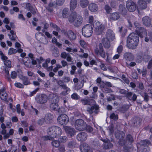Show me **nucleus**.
Here are the masks:
<instances>
[{"instance_id":"nucleus-20","label":"nucleus","mask_w":152,"mask_h":152,"mask_svg":"<svg viewBox=\"0 0 152 152\" xmlns=\"http://www.w3.org/2000/svg\"><path fill=\"white\" fill-rule=\"evenodd\" d=\"M77 144L76 140L73 139H71L68 142L67 144V147L70 148H74L77 146Z\"/></svg>"},{"instance_id":"nucleus-46","label":"nucleus","mask_w":152,"mask_h":152,"mask_svg":"<svg viewBox=\"0 0 152 152\" xmlns=\"http://www.w3.org/2000/svg\"><path fill=\"white\" fill-rule=\"evenodd\" d=\"M52 145L56 148H58L60 144V142L59 141L57 140H54L51 142Z\"/></svg>"},{"instance_id":"nucleus-55","label":"nucleus","mask_w":152,"mask_h":152,"mask_svg":"<svg viewBox=\"0 0 152 152\" xmlns=\"http://www.w3.org/2000/svg\"><path fill=\"white\" fill-rule=\"evenodd\" d=\"M42 139L44 141H47L48 140H52L53 139V137L51 136H43L42 137Z\"/></svg>"},{"instance_id":"nucleus-61","label":"nucleus","mask_w":152,"mask_h":152,"mask_svg":"<svg viewBox=\"0 0 152 152\" xmlns=\"http://www.w3.org/2000/svg\"><path fill=\"white\" fill-rule=\"evenodd\" d=\"M131 149V148L129 146H125L123 147V149L125 152H128L130 151Z\"/></svg>"},{"instance_id":"nucleus-35","label":"nucleus","mask_w":152,"mask_h":152,"mask_svg":"<svg viewBox=\"0 0 152 152\" xmlns=\"http://www.w3.org/2000/svg\"><path fill=\"white\" fill-rule=\"evenodd\" d=\"M88 9L90 10L92 12L96 11L98 9L97 5L94 3H91L88 6Z\"/></svg>"},{"instance_id":"nucleus-60","label":"nucleus","mask_w":152,"mask_h":152,"mask_svg":"<svg viewBox=\"0 0 152 152\" xmlns=\"http://www.w3.org/2000/svg\"><path fill=\"white\" fill-rule=\"evenodd\" d=\"M123 50V46L122 45H120L118 46L117 48V51L119 54H120L122 52Z\"/></svg>"},{"instance_id":"nucleus-48","label":"nucleus","mask_w":152,"mask_h":152,"mask_svg":"<svg viewBox=\"0 0 152 152\" xmlns=\"http://www.w3.org/2000/svg\"><path fill=\"white\" fill-rule=\"evenodd\" d=\"M141 95L144 98V100L145 101L147 102L149 100V96L147 94L146 92L141 93Z\"/></svg>"},{"instance_id":"nucleus-64","label":"nucleus","mask_w":152,"mask_h":152,"mask_svg":"<svg viewBox=\"0 0 152 152\" xmlns=\"http://www.w3.org/2000/svg\"><path fill=\"white\" fill-rule=\"evenodd\" d=\"M15 86L18 88H23L24 87L23 85L20 83H17L15 84Z\"/></svg>"},{"instance_id":"nucleus-17","label":"nucleus","mask_w":152,"mask_h":152,"mask_svg":"<svg viewBox=\"0 0 152 152\" xmlns=\"http://www.w3.org/2000/svg\"><path fill=\"white\" fill-rule=\"evenodd\" d=\"M151 0H139L138 3L139 6L141 9H145L147 6V3H149Z\"/></svg>"},{"instance_id":"nucleus-33","label":"nucleus","mask_w":152,"mask_h":152,"mask_svg":"<svg viewBox=\"0 0 152 152\" xmlns=\"http://www.w3.org/2000/svg\"><path fill=\"white\" fill-rule=\"evenodd\" d=\"M19 78L23 81L24 85H26L31 84V82L27 77L23 76L21 75L19 76Z\"/></svg>"},{"instance_id":"nucleus-8","label":"nucleus","mask_w":152,"mask_h":152,"mask_svg":"<svg viewBox=\"0 0 152 152\" xmlns=\"http://www.w3.org/2000/svg\"><path fill=\"white\" fill-rule=\"evenodd\" d=\"M99 105L96 104L87 107V111L91 115L93 113L97 115L99 112Z\"/></svg>"},{"instance_id":"nucleus-54","label":"nucleus","mask_w":152,"mask_h":152,"mask_svg":"<svg viewBox=\"0 0 152 152\" xmlns=\"http://www.w3.org/2000/svg\"><path fill=\"white\" fill-rule=\"evenodd\" d=\"M58 150L59 151V152H64L66 150L64 145H60L58 147Z\"/></svg>"},{"instance_id":"nucleus-2","label":"nucleus","mask_w":152,"mask_h":152,"mask_svg":"<svg viewBox=\"0 0 152 152\" xmlns=\"http://www.w3.org/2000/svg\"><path fill=\"white\" fill-rule=\"evenodd\" d=\"M48 133L49 136L53 138H58L62 134V131L60 127L53 126L48 128Z\"/></svg>"},{"instance_id":"nucleus-57","label":"nucleus","mask_w":152,"mask_h":152,"mask_svg":"<svg viewBox=\"0 0 152 152\" xmlns=\"http://www.w3.org/2000/svg\"><path fill=\"white\" fill-rule=\"evenodd\" d=\"M50 26L51 27L55 28L56 30L57 31H59L61 30V29L59 27L57 26L55 24L51 23H50Z\"/></svg>"},{"instance_id":"nucleus-39","label":"nucleus","mask_w":152,"mask_h":152,"mask_svg":"<svg viewBox=\"0 0 152 152\" xmlns=\"http://www.w3.org/2000/svg\"><path fill=\"white\" fill-rule=\"evenodd\" d=\"M140 120L138 118H134L132 120V124L133 126H137L140 125Z\"/></svg>"},{"instance_id":"nucleus-12","label":"nucleus","mask_w":152,"mask_h":152,"mask_svg":"<svg viewBox=\"0 0 152 152\" xmlns=\"http://www.w3.org/2000/svg\"><path fill=\"white\" fill-rule=\"evenodd\" d=\"M59 87L63 89L64 90H66V91H64L61 93V94L64 96H66L68 94L70 91V89L65 84L57 83Z\"/></svg>"},{"instance_id":"nucleus-42","label":"nucleus","mask_w":152,"mask_h":152,"mask_svg":"<svg viewBox=\"0 0 152 152\" xmlns=\"http://www.w3.org/2000/svg\"><path fill=\"white\" fill-rule=\"evenodd\" d=\"M104 49L102 44V43H100L99 45H98L96 46V47L94 50V53H95L96 54L97 53H98V52H100V51Z\"/></svg>"},{"instance_id":"nucleus-13","label":"nucleus","mask_w":152,"mask_h":152,"mask_svg":"<svg viewBox=\"0 0 152 152\" xmlns=\"http://www.w3.org/2000/svg\"><path fill=\"white\" fill-rule=\"evenodd\" d=\"M64 129L66 133L70 137L74 136L76 133V131L74 128L66 126L64 127Z\"/></svg>"},{"instance_id":"nucleus-41","label":"nucleus","mask_w":152,"mask_h":152,"mask_svg":"<svg viewBox=\"0 0 152 152\" xmlns=\"http://www.w3.org/2000/svg\"><path fill=\"white\" fill-rule=\"evenodd\" d=\"M4 64L7 67L9 68H11L12 67L11 61L8 60V58L7 57V58L6 59H3Z\"/></svg>"},{"instance_id":"nucleus-34","label":"nucleus","mask_w":152,"mask_h":152,"mask_svg":"<svg viewBox=\"0 0 152 152\" xmlns=\"http://www.w3.org/2000/svg\"><path fill=\"white\" fill-rule=\"evenodd\" d=\"M70 81V78L69 77L64 76L62 78V80H60L57 81V83H68Z\"/></svg>"},{"instance_id":"nucleus-16","label":"nucleus","mask_w":152,"mask_h":152,"mask_svg":"<svg viewBox=\"0 0 152 152\" xmlns=\"http://www.w3.org/2000/svg\"><path fill=\"white\" fill-rule=\"evenodd\" d=\"M125 96L129 100H132L134 102L136 101L137 98V96L136 94L131 92L128 91Z\"/></svg>"},{"instance_id":"nucleus-25","label":"nucleus","mask_w":152,"mask_h":152,"mask_svg":"<svg viewBox=\"0 0 152 152\" xmlns=\"http://www.w3.org/2000/svg\"><path fill=\"white\" fill-rule=\"evenodd\" d=\"M124 58L126 60L128 61H132L134 59V56L133 54L130 52H126L124 55Z\"/></svg>"},{"instance_id":"nucleus-19","label":"nucleus","mask_w":152,"mask_h":152,"mask_svg":"<svg viewBox=\"0 0 152 152\" xmlns=\"http://www.w3.org/2000/svg\"><path fill=\"white\" fill-rule=\"evenodd\" d=\"M126 142L124 143V145L126 144L131 145L134 142V139L133 136L130 134H127L126 137V139H124Z\"/></svg>"},{"instance_id":"nucleus-1","label":"nucleus","mask_w":152,"mask_h":152,"mask_svg":"<svg viewBox=\"0 0 152 152\" xmlns=\"http://www.w3.org/2000/svg\"><path fill=\"white\" fill-rule=\"evenodd\" d=\"M139 41L138 35L136 33H131L127 37L126 46L129 49H134L138 45Z\"/></svg>"},{"instance_id":"nucleus-47","label":"nucleus","mask_w":152,"mask_h":152,"mask_svg":"<svg viewBox=\"0 0 152 152\" xmlns=\"http://www.w3.org/2000/svg\"><path fill=\"white\" fill-rule=\"evenodd\" d=\"M0 98L1 100L4 101H7V94L6 93H2L0 96Z\"/></svg>"},{"instance_id":"nucleus-32","label":"nucleus","mask_w":152,"mask_h":152,"mask_svg":"<svg viewBox=\"0 0 152 152\" xmlns=\"http://www.w3.org/2000/svg\"><path fill=\"white\" fill-rule=\"evenodd\" d=\"M26 7L28 10L30 11L33 15H35L36 13V9L29 3H27L26 4Z\"/></svg>"},{"instance_id":"nucleus-59","label":"nucleus","mask_w":152,"mask_h":152,"mask_svg":"<svg viewBox=\"0 0 152 152\" xmlns=\"http://www.w3.org/2000/svg\"><path fill=\"white\" fill-rule=\"evenodd\" d=\"M45 123V120L44 118H41V119H39L37 121V124L39 125H42V124H44Z\"/></svg>"},{"instance_id":"nucleus-28","label":"nucleus","mask_w":152,"mask_h":152,"mask_svg":"<svg viewBox=\"0 0 152 152\" xmlns=\"http://www.w3.org/2000/svg\"><path fill=\"white\" fill-rule=\"evenodd\" d=\"M150 143V142L148 140H141L140 143V148L141 149L145 148H148V146Z\"/></svg>"},{"instance_id":"nucleus-5","label":"nucleus","mask_w":152,"mask_h":152,"mask_svg":"<svg viewBox=\"0 0 152 152\" xmlns=\"http://www.w3.org/2000/svg\"><path fill=\"white\" fill-rule=\"evenodd\" d=\"M86 126V123L82 119H78L75 122V127L76 129L79 131L85 130Z\"/></svg>"},{"instance_id":"nucleus-44","label":"nucleus","mask_w":152,"mask_h":152,"mask_svg":"<svg viewBox=\"0 0 152 152\" xmlns=\"http://www.w3.org/2000/svg\"><path fill=\"white\" fill-rule=\"evenodd\" d=\"M129 109L128 106L126 105H124L120 108V111L122 113H125Z\"/></svg>"},{"instance_id":"nucleus-58","label":"nucleus","mask_w":152,"mask_h":152,"mask_svg":"<svg viewBox=\"0 0 152 152\" xmlns=\"http://www.w3.org/2000/svg\"><path fill=\"white\" fill-rule=\"evenodd\" d=\"M85 130L89 132H91L93 131V129L91 126L87 125L86 124V127Z\"/></svg>"},{"instance_id":"nucleus-7","label":"nucleus","mask_w":152,"mask_h":152,"mask_svg":"<svg viewBox=\"0 0 152 152\" xmlns=\"http://www.w3.org/2000/svg\"><path fill=\"white\" fill-rule=\"evenodd\" d=\"M69 120V118L68 116L64 114L60 115L57 118L58 123L63 125L67 124L68 123Z\"/></svg>"},{"instance_id":"nucleus-27","label":"nucleus","mask_w":152,"mask_h":152,"mask_svg":"<svg viewBox=\"0 0 152 152\" xmlns=\"http://www.w3.org/2000/svg\"><path fill=\"white\" fill-rule=\"evenodd\" d=\"M143 24L146 26H149L151 24V19L148 16H145L142 19Z\"/></svg>"},{"instance_id":"nucleus-24","label":"nucleus","mask_w":152,"mask_h":152,"mask_svg":"<svg viewBox=\"0 0 152 152\" xmlns=\"http://www.w3.org/2000/svg\"><path fill=\"white\" fill-rule=\"evenodd\" d=\"M53 118V114L50 113H48L46 114L44 117L45 120V123L50 124L52 121Z\"/></svg>"},{"instance_id":"nucleus-26","label":"nucleus","mask_w":152,"mask_h":152,"mask_svg":"<svg viewBox=\"0 0 152 152\" xmlns=\"http://www.w3.org/2000/svg\"><path fill=\"white\" fill-rule=\"evenodd\" d=\"M120 13L118 12H116L111 13L110 15V19L113 20H116L120 17Z\"/></svg>"},{"instance_id":"nucleus-15","label":"nucleus","mask_w":152,"mask_h":152,"mask_svg":"<svg viewBox=\"0 0 152 152\" xmlns=\"http://www.w3.org/2000/svg\"><path fill=\"white\" fill-rule=\"evenodd\" d=\"M136 32L138 37L141 38L146 35L147 33L146 29L142 27L140 28L138 30H136Z\"/></svg>"},{"instance_id":"nucleus-38","label":"nucleus","mask_w":152,"mask_h":152,"mask_svg":"<svg viewBox=\"0 0 152 152\" xmlns=\"http://www.w3.org/2000/svg\"><path fill=\"white\" fill-rule=\"evenodd\" d=\"M69 10L67 8H64L62 11V15L64 18H68L69 15Z\"/></svg>"},{"instance_id":"nucleus-62","label":"nucleus","mask_w":152,"mask_h":152,"mask_svg":"<svg viewBox=\"0 0 152 152\" xmlns=\"http://www.w3.org/2000/svg\"><path fill=\"white\" fill-rule=\"evenodd\" d=\"M17 73L15 71L12 72L10 75L11 77L13 79H15L17 77Z\"/></svg>"},{"instance_id":"nucleus-10","label":"nucleus","mask_w":152,"mask_h":152,"mask_svg":"<svg viewBox=\"0 0 152 152\" xmlns=\"http://www.w3.org/2000/svg\"><path fill=\"white\" fill-rule=\"evenodd\" d=\"M126 6L128 10L130 12H134L136 10V4L131 0H128L126 1Z\"/></svg>"},{"instance_id":"nucleus-56","label":"nucleus","mask_w":152,"mask_h":152,"mask_svg":"<svg viewBox=\"0 0 152 152\" xmlns=\"http://www.w3.org/2000/svg\"><path fill=\"white\" fill-rule=\"evenodd\" d=\"M108 129L109 130L110 134L113 133L114 130L113 125V124L110 125L108 126Z\"/></svg>"},{"instance_id":"nucleus-21","label":"nucleus","mask_w":152,"mask_h":152,"mask_svg":"<svg viewBox=\"0 0 152 152\" xmlns=\"http://www.w3.org/2000/svg\"><path fill=\"white\" fill-rule=\"evenodd\" d=\"M50 107L52 110L57 111L59 113H62V108H60L58 104L56 103H51L50 105Z\"/></svg>"},{"instance_id":"nucleus-37","label":"nucleus","mask_w":152,"mask_h":152,"mask_svg":"<svg viewBox=\"0 0 152 152\" xmlns=\"http://www.w3.org/2000/svg\"><path fill=\"white\" fill-rule=\"evenodd\" d=\"M119 10L122 15H126L127 10L124 6L122 5H120Z\"/></svg>"},{"instance_id":"nucleus-4","label":"nucleus","mask_w":152,"mask_h":152,"mask_svg":"<svg viewBox=\"0 0 152 152\" xmlns=\"http://www.w3.org/2000/svg\"><path fill=\"white\" fill-rule=\"evenodd\" d=\"M35 99L37 103L43 104L48 102V96L45 94H39L36 96Z\"/></svg>"},{"instance_id":"nucleus-23","label":"nucleus","mask_w":152,"mask_h":152,"mask_svg":"<svg viewBox=\"0 0 152 152\" xmlns=\"http://www.w3.org/2000/svg\"><path fill=\"white\" fill-rule=\"evenodd\" d=\"M83 20V18L82 17L79 15L73 23L75 26L77 27L81 25Z\"/></svg>"},{"instance_id":"nucleus-30","label":"nucleus","mask_w":152,"mask_h":152,"mask_svg":"<svg viewBox=\"0 0 152 152\" xmlns=\"http://www.w3.org/2000/svg\"><path fill=\"white\" fill-rule=\"evenodd\" d=\"M110 40L105 38L102 39V45H103L105 48H109L110 47Z\"/></svg>"},{"instance_id":"nucleus-50","label":"nucleus","mask_w":152,"mask_h":152,"mask_svg":"<svg viewBox=\"0 0 152 152\" xmlns=\"http://www.w3.org/2000/svg\"><path fill=\"white\" fill-rule=\"evenodd\" d=\"M17 53V50L13 48H10L8 50V54L11 55L13 54H15Z\"/></svg>"},{"instance_id":"nucleus-43","label":"nucleus","mask_w":152,"mask_h":152,"mask_svg":"<svg viewBox=\"0 0 152 152\" xmlns=\"http://www.w3.org/2000/svg\"><path fill=\"white\" fill-rule=\"evenodd\" d=\"M113 146V144L110 142L105 143L103 144V148L105 149H109Z\"/></svg>"},{"instance_id":"nucleus-29","label":"nucleus","mask_w":152,"mask_h":152,"mask_svg":"<svg viewBox=\"0 0 152 152\" xmlns=\"http://www.w3.org/2000/svg\"><path fill=\"white\" fill-rule=\"evenodd\" d=\"M77 0H71L70 2V10L73 11L77 7Z\"/></svg>"},{"instance_id":"nucleus-36","label":"nucleus","mask_w":152,"mask_h":152,"mask_svg":"<svg viewBox=\"0 0 152 152\" xmlns=\"http://www.w3.org/2000/svg\"><path fill=\"white\" fill-rule=\"evenodd\" d=\"M79 3L80 7L82 8H84L88 6L89 1L88 0H80Z\"/></svg>"},{"instance_id":"nucleus-22","label":"nucleus","mask_w":152,"mask_h":152,"mask_svg":"<svg viewBox=\"0 0 152 152\" xmlns=\"http://www.w3.org/2000/svg\"><path fill=\"white\" fill-rule=\"evenodd\" d=\"M67 34L68 37L71 41L75 40L76 38V34L71 30H69L67 31Z\"/></svg>"},{"instance_id":"nucleus-52","label":"nucleus","mask_w":152,"mask_h":152,"mask_svg":"<svg viewBox=\"0 0 152 152\" xmlns=\"http://www.w3.org/2000/svg\"><path fill=\"white\" fill-rule=\"evenodd\" d=\"M110 118L111 119L116 121L118 119V116L117 114H115L114 113H113L110 115Z\"/></svg>"},{"instance_id":"nucleus-45","label":"nucleus","mask_w":152,"mask_h":152,"mask_svg":"<svg viewBox=\"0 0 152 152\" xmlns=\"http://www.w3.org/2000/svg\"><path fill=\"white\" fill-rule=\"evenodd\" d=\"M98 53L96 54L97 56H99L102 58H104L106 57L105 52L104 49L100 51V52H98V50L97 51Z\"/></svg>"},{"instance_id":"nucleus-11","label":"nucleus","mask_w":152,"mask_h":152,"mask_svg":"<svg viewBox=\"0 0 152 152\" xmlns=\"http://www.w3.org/2000/svg\"><path fill=\"white\" fill-rule=\"evenodd\" d=\"M87 134L85 132H82L77 135L76 139L79 141L83 142L87 140Z\"/></svg>"},{"instance_id":"nucleus-6","label":"nucleus","mask_w":152,"mask_h":152,"mask_svg":"<svg viewBox=\"0 0 152 152\" xmlns=\"http://www.w3.org/2000/svg\"><path fill=\"white\" fill-rule=\"evenodd\" d=\"M115 137L119 140L118 143L119 144L123 146L124 145V143L126 142L124 141V137L125 136V133L123 131L117 132L115 134Z\"/></svg>"},{"instance_id":"nucleus-49","label":"nucleus","mask_w":152,"mask_h":152,"mask_svg":"<svg viewBox=\"0 0 152 152\" xmlns=\"http://www.w3.org/2000/svg\"><path fill=\"white\" fill-rule=\"evenodd\" d=\"M68 140L67 137L66 136H62L61 137L59 138V140L60 142L62 143H64L66 142Z\"/></svg>"},{"instance_id":"nucleus-53","label":"nucleus","mask_w":152,"mask_h":152,"mask_svg":"<svg viewBox=\"0 0 152 152\" xmlns=\"http://www.w3.org/2000/svg\"><path fill=\"white\" fill-rule=\"evenodd\" d=\"M71 98L74 100H77L79 99L80 97L76 93H74L71 95Z\"/></svg>"},{"instance_id":"nucleus-63","label":"nucleus","mask_w":152,"mask_h":152,"mask_svg":"<svg viewBox=\"0 0 152 152\" xmlns=\"http://www.w3.org/2000/svg\"><path fill=\"white\" fill-rule=\"evenodd\" d=\"M65 0H56V3L57 5H62L64 2Z\"/></svg>"},{"instance_id":"nucleus-9","label":"nucleus","mask_w":152,"mask_h":152,"mask_svg":"<svg viewBox=\"0 0 152 152\" xmlns=\"http://www.w3.org/2000/svg\"><path fill=\"white\" fill-rule=\"evenodd\" d=\"M93 26L95 29L96 32L98 35L102 34L104 29V26L99 22H94Z\"/></svg>"},{"instance_id":"nucleus-31","label":"nucleus","mask_w":152,"mask_h":152,"mask_svg":"<svg viewBox=\"0 0 152 152\" xmlns=\"http://www.w3.org/2000/svg\"><path fill=\"white\" fill-rule=\"evenodd\" d=\"M82 104L83 105H91L94 103V100L93 99H83L81 100Z\"/></svg>"},{"instance_id":"nucleus-3","label":"nucleus","mask_w":152,"mask_h":152,"mask_svg":"<svg viewBox=\"0 0 152 152\" xmlns=\"http://www.w3.org/2000/svg\"><path fill=\"white\" fill-rule=\"evenodd\" d=\"M93 32V28L92 25L86 24L84 26L82 29L83 34L87 37L91 36Z\"/></svg>"},{"instance_id":"nucleus-18","label":"nucleus","mask_w":152,"mask_h":152,"mask_svg":"<svg viewBox=\"0 0 152 152\" xmlns=\"http://www.w3.org/2000/svg\"><path fill=\"white\" fill-rule=\"evenodd\" d=\"M79 15L77 14L75 12H72L68 17V20L70 23H73L74 22Z\"/></svg>"},{"instance_id":"nucleus-40","label":"nucleus","mask_w":152,"mask_h":152,"mask_svg":"<svg viewBox=\"0 0 152 152\" xmlns=\"http://www.w3.org/2000/svg\"><path fill=\"white\" fill-rule=\"evenodd\" d=\"M100 146L98 141H94L91 143L92 147L94 149H96L99 148Z\"/></svg>"},{"instance_id":"nucleus-51","label":"nucleus","mask_w":152,"mask_h":152,"mask_svg":"<svg viewBox=\"0 0 152 152\" xmlns=\"http://www.w3.org/2000/svg\"><path fill=\"white\" fill-rule=\"evenodd\" d=\"M104 8L106 10V12L108 14L112 10L111 8L108 4L105 5Z\"/></svg>"},{"instance_id":"nucleus-14","label":"nucleus","mask_w":152,"mask_h":152,"mask_svg":"<svg viewBox=\"0 0 152 152\" xmlns=\"http://www.w3.org/2000/svg\"><path fill=\"white\" fill-rule=\"evenodd\" d=\"M106 38L111 41L113 40L115 38V34L113 31L111 29H108L106 34Z\"/></svg>"}]
</instances>
